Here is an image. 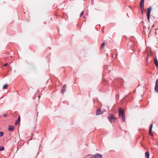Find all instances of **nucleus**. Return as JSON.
<instances>
[{
	"label": "nucleus",
	"mask_w": 158,
	"mask_h": 158,
	"mask_svg": "<svg viewBox=\"0 0 158 158\" xmlns=\"http://www.w3.org/2000/svg\"><path fill=\"white\" fill-rule=\"evenodd\" d=\"M102 114L101 109L100 108L96 110V115H99Z\"/></svg>",
	"instance_id": "0eeeda50"
},
{
	"label": "nucleus",
	"mask_w": 158,
	"mask_h": 158,
	"mask_svg": "<svg viewBox=\"0 0 158 158\" xmlns=\"http://www.w3.org/2000/svg\"><path fill=\"white\" fill-rule=\"evenodd\" d=\"M4 133L2 132H0V137H1L3 135Z\"/></svg>",
	"instance_id": "a211bd4d"
},
{
	"label": "nucleus",
	"mask_w": 158,
	"mask_h": 158,
	"mask_svg": "<svg viewBox=\"0 0 158 158\" xmlns=\"http://www.w3.org/2000/svg\"><path fill=\"white\" fill-rule=\"evenodd\" d=\"M155 34H156V32H155Z\"/></svg>",
	"instance_id": "bb28decb"
},
{
	"label": "nucleus",
	"mask_w": 158,
	"mask_h": 158,
	"mask_svg": "<svg viewBox=\"0 0 158 158\" xmlns=\"http://www.w3.org/2000/svg\"><path fill=\"white\" fill-rule=\"evenodd\" d=\"M14 127L12 125L9 126L8 128V129L9 131H12L14 130Z\"/></svg>",
	"instance_id": "9d476101"
},
{
	"label": "nucleus",
	"mask_w": 158,
	"mask_h": 158,
	"mask_svg": "<svg viewBox=\"0 0 158 158\" xmlns=\"http://www.w3.org/2000/svg\"><path fill=\"white\" fill-rule=\"evenodd\" d=\"M66 85H64L63 86V88L64 89V88H66Z\"/></svg>",
	"instance_id": "4be33fe9"
},
{
	"label": "nucleus",
	"mask_w": 158,
	"mask_h": 158,
	"mask_svg": "<svg viewBox=\"0 0 158 158\" xmlns=\"http://www.w3.org/2000/svg\"><path fill=\"white\" fill-rule=\"evenodd\" d=\"M108 118L109 121L111 123H112L115 121L117 119L115 116L112 114H110L109 115Z\"/></svg>",
	"instance_id": "f257e3e1"
},
{
	"label": "nucleus",
	"mask_w": 158,
	"mask_h": 158,
	"mask_svg": "<svg viewBox=\"0 0 158 158\" xmlns=\"http://www.w3.org/2000/svg\"><path fill=\"white\" fill-rule=\"evenodd\" d=\"M128 45L131 48L132 50H133L134 49H132L133 46L132 45H130L129 44H128Z\"/></svg>",
	"instance_id": "6ab92c4d"
},
{
	"label": "nucleus",
	"mask_w": 158,
	"mask_h": 158,
	"mask_svg": "<svg viewBox=\"0 0 158 158\" xmlns=\"http://www.w3.org/2000/svg\"><path fill=\"white\" fill-rule=\"evenodd\" d=\"M4 149V148L2 146H0V151H2Z\"/></svg>",
	"instance_id": "dca6fc26"
},
{
	"label": "nucleus",
	"mask_w": 158,
	"mask_h": 158,
	"mask_svg": "<svg viewBox=\"0 0 158 158\" xmlns=\"http://www.w3.org/2000/svg\"><path fill=\"white\" fill-rule=\"evenodd\" d=\"M65 90H66V89L65 88H64V89L63 88L61 92L62 93H64L65 92Z\"/></svg>",
	"instance_id": "f3484780"
},
{
	"label": "nucleus",
	"mask_w": 158,
	"mask_h": 158,
	"mask_svg": "<svg viewBox=\"0 0 158 158\" xmlns=\"http://www.w3.org/2000/svg\"><path fill=\"white\" fill-rule=\"evenodd\" d=\"M155 90L156 92H158V85H155Z\"/></svg>",
	"instance_id": "f8f14e48"
},
{
	"label": "nucleus",
	"mask_w": 158,
	"mask_h": 158,
	"mask_svg": "<svg viewBox=\"0 0 158 158\" xmlns=\"http://www.w3.org/2000/svg\"><path fill=\"white\" fill-rule=\"evenodd\" d=\"M7 63H6L4 65V66H7Z\"/></svg>",
	"instance_id": "b1692460"
},
{
	"label": "nucleus",
	"mask_w": 158,
	"mask_h": 158,
	"mask_svg": "<svg viewBox=\"0 0 158 158\" xmlns=\"http://www.w3.org/2000/svg\"><path fill=\"white\" fill-rule=\"evenodd\" d=\"M119 81L121 83H122V81H123V80L122 79H119Z\"/></svg>",
	"instance_id": "5701e85b"
},
{
	"label": "nucleus",
	"mask_w": 158,
	"mask_h": 158,
	"mask_svg": "<svg viewBox=\"0 0 158 158\" xmlns=\"http://www.w3.org/2000/svg\"><path fill=\"white\" fill-rule=\"evenodd\" d=\"M84 12V11H83L81 12V15H80L81 16H82L83 15V14Z\"/></svg>",
	"instance_id": "aec40b11"
},
{
	"label": "nucleus",
	"mask_w": 158,
	"mask_h": 158,
	"mask_svg": "<svg viewBox=\"0 0 158 158\" xmlns=\"http://www.w3.org/2000/svg\"><path fill=\"white\" fill-rule=\"evenodd\" d=\"M154 63L155 65L157 67H158V61L156 58H155L154 60Z\"/></svg>",
	"instance_id": "6e6552de"
},
{
	"label": "nucleus",
	"mask_w": 158,
	"mask_h": 158,
	"mask_svg": "<svg viewBox=\"0 0 158 158\" xmlns=\"http://www.w3.org/2000/svg\"><path fill=\"white\" fill-rule=\"evenodd\" d=\"M102 155L100 154H98L96 155H93L90 158H102Z\"/></svg>",
	"instance_id": "20e7f679"
},
{
	"label": "nucleus",
	"mask_w": 158,
	"mask_h": 158,
	"mask_svg": "<svg viewBox=\"0 0 158 158\" xmlns=\"http://www.w3.org/2000/svg\"><path fill=\"white\" fill-rule=\"evenodd\" d=\"M20 122V117L19 116L18 118V119L16 121L15 123V125H17Z\"/></svg>",
	"instance_id": "9b49d317"
},
{
	"label": "nucleus",
	"mask_w": 158,
	"mask_h": 158,
	"mask_svg": "<svg viewBox=\"0 0 158 158\" xmlns=\"http://www.w3.org/2000/svg\"><path fill=\"white\" fill-rule=\"evenodd\" d=\"M105 43L104 42H103V43H102V44L101 45V48L102 49L104 48V46H105Z\"/></svg>",
	"instance_id": "4468645a"
},
{
	"label": "nucleus",
	"mask_w": 158,
	"mask_h": 158,
	"mask_svg": "<svg viewBox=\"0 0 158 158\" xmlns=\"http://www.w3.org/2000/svg\"><path fill=\"white\" fill-rule=\"evenodd\" d=\"M145 158H149L150 153L149 152H146L145 154Z\"/></svg>",
	"instance_id": "1a4fd4ad"
},
{
	"label": "nucleus",
	"mask_w": 158,
	"mask_h": 158,
	"mask_svg": "<svg viewBox=\"0 0 158 158\" xmlns=\"http://www.w3.org/2000/svg\"><path fill=\"white\" fill-rule=\"evenodd\" d=\"M155 85H158V79H157Z\"/></svg>",
	"instance_id": "412c9836"
},
{
	"label": "nucleus",
	"mask_w": 158,
	"mask_h": 158,
	"mask_svg": "<svg viewBox=\"0 0 158 158\" xmlns=\"http://www.w3.org/2000/svg\"><path fill=\"white\" fill-rule=\"evenodd\" d=\"M121 116H122V119L123 121H125V114L123 115H121Z\"/></svg>",
	"instance_id": "ddd939ff"
},
{
	"label": "nucleus",
	"mask_w": 158,
	"mask_h": 158,
	"mask_svg": "<svg viewBox=\"0 0 158 158\" xmlns=\"http://www.w3.org/2000/svg\"><path fill=\"white\" fill-rule=\"evenodd\" d=\"M7 86H8V85L7 84H6L3 86V89H6V87Z\"/></svg>",
	"instance_id": "2eb2a0df"
},
{
	"label": "nucleus",
	"mask_w": 158,
	"mask_h": 158,
	"mask_svg": "<svg viewBox=\"0 0 158 158\" xmlns=\"http://www.w3.org/2000/svg\"><path fill=\"white\" fill-rule=\"evenodd\" d=\"M144 0H141L140 2V7L141 10V13L142 14H143L144 9Z\"/></svg>",
	"instance_id": "f03ea898"
},
{
	"label": "nucleus",
	"mask_w": 158,
	"mask_h": 158,
	"mask_svg": "<svg viewBox=\"0 0 158 158\" xmlns=\"http://www.w3.org/2000/svg\"><path fill=\"white\" fill-rule=\"evenodd\" d=\"M151 10L152 7L151 6H150L149 8H148L147 10V16L148 22H149L150 21V14Z\"/></svg>",
	"instance_id": "7ed1b4c3"
},
{
	"label": "nucleus",
	"mask_w": 158,
	"mask_h": 158,
	"mask_svg": "<svg viewBox=\"0 0 158 158\" xmlns=\"http://www.w3.org/2000/svg\"><path fill=\"white\" fill-rule=\"evenodd\" d=\"M15 113H17V112H15Z\"/></svg>",
	"instance_id": "a878e982"
},
{
	"label": "nucleus",
	"mask_w": 158,
	"mask_h": 158,
	"mask_svg": "<svg viewBox=\"0 0 158 158\" xmlns=\"http://www.w3.org/2000/svg\"><path fill=\"white\" fill-rule=\"evenodd\" d=\"M3 116H4L5 117H6L7 116V115L6 114H3Z\"/></svg>",
	"instance_id": "393cba45"
},
{
	"label": "nucleus",
	"mask_w": 158,
	"mask_h": 158,
	"mask_svg": "<svg viewBox=\"0 0 158 158\" xmlns=\"http://www.w3.org/2000/svg\"><path fill=\"white\" fill-rule=\"evenodd\" d=\"M153 127V125L151 124L149 127V134L151 136H153V134L152 132V129Z\"/></svg>",
	"instance_id": "39448f33"
},
{
	"label": "nucleus",
	"mask_w": 158,
	"mask_h": 158,
	"mask_svg": "<svg viewBox=\"0 0 158 158\" xmlns=\"http://www.w3.org/2000/svg\"><path fill=\"white\" fill-rule=\"evenodd\" d=\"M124 111L122 110L121 108H120L119 110V116L120 117L121 115L124 114Z\"/></svg>",
	"instance_id": "423d86ee"
}]
</instances>
